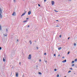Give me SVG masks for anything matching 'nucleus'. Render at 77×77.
<instances>
[{
  "mask_svg": "<svg viewBox=\"0 0 77 77\" xmlns=\"http://www.w3.org/2000/svg\"><path fill=\"white\" fill-rule=\"evenodd\" d=\"M29 19V18H26V20H28Z\"/></svg>",
  "mask_w": 77,
  "mask_h": 77,
  "instance_id": "37998d69",
  "label": "nucleus"
},
{
  "mask_svg": "<svg viewBox=\"0 0 77 77\" xmlns=\"http://www.w3.org/2000/svg\"><path fill=\"white\" fill-rule=\"evenodd\" d=\"M74 61H75V62H77V59H75V60Z\"/></svg>",
  "mask_w": 77,
  "mask_h": 77,
  "instance_id": "a211bd4d",
  "label": "nucleus"
},
{
  "mask_svg": "<svg viewBox=\"0 0 77 77\" xmlns=\"http://www.w3.org/2000/svg\"><path fill=\"white\" fill-rule=\"evenodd\" d=\"M60 38H61L62 37V35H60L59 36Z\"/></svg>",
  "mask_w": 77,
  "mask_h": 77,
  "instance_id": "a878e982",
  "label": "nucleus"
},
{
  "mask_svg": "<svg viewBox=\"0 0 77 77\" xmlns=\"http://www.w3.org/2000/svg\"><path fill=\"white\" fill-rule=\"evenodd\" d=\"M46 54H47V53H44V55H46Z\"/></svg>",
  "mask_w": 77,
  "mask_h": 77,
  "instance_id": "7c9ffc66",
  "label": "nucleus"
},
{
  "mask_svg": "<svg viewBox=\"0 0 77 77\" xmlns=\"http://www.w3.org/2000/svg\"><path fill=\"white\" fill-rule=\"evenodd\" d=\"M24 11H25V12H26V10H25Z\"/></svg>",
  "mask_w": 77,
  "mask_h": 77,
  "instance_id": "603ef678",
  "label": "nucleus"
},
{
  "mask_svg": "<svg viewBox=\"0 0 77 77\" xmlns=\"http://www.w3.org/2000/svg\"><path fill=\"white\" fill-rule=\"evenodd\" d=\"M45 62H47V61H46V60H45Z\"/></svg>",
  "mask_w": 77,
  "mask_h": 77,
  "instance_id": "f704fd0d",
  "label": "nucleus"
},
{
  "mask_svg": "<svg viewBox=\"0 0 77 77\" xmlns=\"http://www.w3.org/2000/svg\"><path fill=\"white\" fill-rule=\"evenodd\" d=\"M12 15L13 16H16V13L15 12H13V14H12Z\"/></svg>",
  "mask_w": 77,
  "mask_h": 77,
  "instance_id": "7ed1b4c3",
  "label": "nucleus"
},
{
  "mask_svg": "<svg viewBox=\"0 0 77 77\" xmlns=\"http://www.w3.org/2000/svg\"><path fill=\"white\" fill-rule=\"evenodd\" d=\"M74 63V61H72V63Z\"/></svg>",
  "mask_w": 77,
  "mask_h": 77,
  "instance_id": "aec40b11",
  "label": "nucleus"
},
{
  "mask_svg": "<svg viewBox=\"0 0 77 77\" xmlns=\"http://www.w3.org/2000/svg\"><path fill=\"white\" fill-rule=\"evenodd\" d=\"M39 62H41V59H40V60H39Z\"/></svg>",
  "mask_w": 77,
  "mask_h": 77,
  "instance_id": "c756f323",
  "label": "nucleus"
},
{
  "mask_svg": "<svg viewBox=\"0 0 77 77\" xmlns=\"http://www.w3.org/2000/svg\"><path fill=\"white\" fill-rule=\"evenodd\" d=\"M36 49H38V47H36Z\"/></svg>",
  "mask_w": 77,
  "mask_h": 77,
  "instance_id": "58836bf2",
  "label": "nucleus"
},
{
  "mask_svg": "<svg viewBox=\"0 0 77 77\" xmlns=\"http://www.w3.org/2000/svg\"><path fill=\"white\" fill-rule=\"evenodd\" d=\"M26 12H25L24 13L22 14L21 16V17H23V16H24V15H25V14H26Z\"/></svg>",
  "mask_w": 77,
  "mask_h": 77,
  "instance_id": "20e7f679",
  "label": "nucleus"
},
{
  "mask_svg": "<svg viewBox=\"0 0 77 77\" xmlns=\"http://www.w3.org/2000/svg\"><path fill=\"white\" fill-rule=\"evenodd\" d=\"M74 45L75 46V45H76V43H74Z\"/></svg>",
  "mask_w": 77,
  "mask_h": 77,
  "instance_id": "b1692460",
  "label": "nucleus"
},
{
  "mask_svg": "<svg viewBox=\"0 0 77 77\" xmlns=\"http://www.w3.org/2000/svg\"><path fill=\"white\" fill-rule=\"evenodd\" d=\"M58 56H60V54H59V55H58Z\"/></svg>",
  "mask_w": 77,
  "mask_h": 77,
  "instance_id": "de8ad7c7",
  "label": "nucleus"
},
{
  "mask_svg": "<svg viewBox=\"0 0 77 77\" xmlns=\"http://www.w3.org/2000/svg\"><path fill=\"white\" fill-rule=\"evenodd\" d=\"M31 14V11H29L28 12V15H30Z\"/></svg>",
  "mask_w": 77,
  "mask_h": 77,
  "instance_id": "39448f33",
  "label": "nucleus"
},
{
  "mask_svg": "<svg viewBox=\"0 0 77 77\" xmlns=\"http://www.w3.org/2000/svg\"><path fill=\"white\" fill-rule=\"evenodd\" d=\"M6 32L7 33H8V29H6Z\"/></svg>",
  "mask_w": 77,
  "mask_h": 77,
  "instance_id": "9b49d317",
  "label": "nucleus"
},
{
  "mask_svg": "<svg viewBox=\"0 0 77 77\" xmlns=\"http://www.w3.org/2000/svg\"><path fill=\"white\" fill-rule=\"evenodd\" d=\"M63 59H64V57H63L62 58Z\"/></svg>",
  "mask_w": 77,
  "mask_h": 77,
  "instance_id": "a19ab883",
  "label": "nucleus"
},
{
  "mask_svg": "<svg viewBox=\"0 0 77 77\" xmlns=\"http://www.w3.org/2000/svg\"><path fill=\"white\" fill-rule=\"evenodd\" d=\"M19 64L20 65H21V62H19Z\"/></svg>",
  "mask_w": 77,
  "mask_h": 77,
  "instance_id": "ea45409f",
  "label": "nucleus"
},
{
  "mask_svg": "<svg viewBox=\"0 0 77 77\" xmlns=\"http://www.w3.org/2000/svg\"><path fill=\"white\" fill-rule=\"evenodd\" d=\"M54 71H57V69H54Z\"/></svg>",
  "mask_w": 77,
  "mask_h": 77,
  "instance_id": "412c9836",
  "label": "nucleus"
},
{
  "mask_svg": "<svg viewBox=\"0 0 77 77\" xmlns=\"http://www.w3.org/2000/svg\"><path fill=\"white\" fill-rule=\"evenodd\" d=\"M3 35L4 37L7 36H8V35H7L6 34H5H5H3Z\"/></svg>",
  "mask_w": 77,
  "mask_h": 77,
  "instance_id": "6e6552de",
  "label": "nucleus"
},
{
  "mask_svg": "<svg viewBox=\"0 0 77 77\" xmlns=\"http://www.w3.org/2000/svg\"><path fill=\"white\" fill-rule=\"evenodd\" d=\"M56 27H59V26L57 25V26H56Z\"/></svg>",
  "mask_w": 77,
  "mask_h": 77,
  "instance_id": "c85d7f7f",
  "label": "nucleus"
},
{
  "mask_svg": "<svg viewBox=\"0 0 77 77\" xmlns=\"http://www.w3.org/2000/svg\"><path fill=\"white\" fill-rule=\"evenodd\" d=\"M14 2H16L15 0H14Z\"/></svg>",
  "mask_w": 77,
  "mask_h": 77,
  "instance_id": "e433bc0d",
  "label": "nucleus"
},
{
  "mask_svg": "<svg viewBox=\"0 0 77 77\" xmlns=\"http://www.w3.org/2000/svg\"><path fill=\"white\" fill-rule=\"evenodd\" d=\"M38 74H40V75L42 74V73H41V72H38Z\"/></svg>",
  "mask_w": 77,
  "mask_h": 77,
  "instance_id": "dca6fc26",
  "label": "nucleus"
},
{
  "mask_svg": "<svg viewBox=\"0 0 77 77\" xmlns=\"http://www.w3.org/2000/svg\"><path fill=\"white\" fill-rule=\"evenodd\" d=\"M31 58H32V56H31V55L29 54L28 57V59L29 60H30V59H31Z\"/></svg>",
  "mask_w": 77,
  "mask_h": 77,
  "instance_id": "f03ea898",
  "label": "nucleus"
},
{
  "mask_svg": "<svg viewBox=\"0 0 77 77\" xmlns=\"http://www.w3.org/2000/svg\"><path fill=\"white\" fill-rule=\"evenodd\" d=\"M70 38V37H69L68 38V39H69Z\"/></svg>",
  "mask_w": 77,
  "mask_h": 77,
  "instance_id": "79ce46f5",
  "label": "nucleus"
},
{
  "mask_svg": "<svg viewBox=\"0 0 77 77\" xmlns=\"http://www.w3.org/2000/svg\"><path fill=\"white\" fill-rule=\"evenodd\" d=\"M54 11L56 12H58V11H57L56 10H54Z\"/></svg>",
  "mask_w": 77,
  "mask_h": 77,
  "instance_id": "f3484780",
  "label": "nucleus"
},
{
  "mask_svg": "<svg viewBox=\"0 0 77 77\" xmlns=\"http://www.w3.org/2000/svg\"><path fill=\"white\" fill-rule=\"evenodd\" d=\"M61 48H62L61 47H59L58 48V49L59 50H60L61 49Z\"/></svg>",
  "mask_w": 77,
  "mask_h": 77,
  "instance_id": "ddd939ff",
  "label": "nucleus"
},
{
  "mask_svg": "<svg viewBox=\"0 0 77 77\" xmlns=\"http://www.w3.org/2000/svg\"><path fill=\"white\" fill-rule=\"evenodd\" d=\"M18 73H16V77H18Z\"/></svg>",
  "mask_w": 77,
  "mask_h": 77,
  "instance_id": "1a4fd4ad",
  "label": "nucleus"
},
{
  "mask_svg": "<svg viewBox=\"0 0 77 77\" xmlns=\"http://www.w3.org/2000/svg\"><path fill=\"white\" fill-rule=\"evenodd\" d=\"M74 65H75L74 64H73L72 65V66H74Z\"/></svg>",
  "mask_w": 77,
  "mask_h": 77,
  "instance_id": "6ab92c4d",
  "label": "nucleus"
},
{
  "mask_svg": "<svg viewBox=\"0 0 77 77\" xmlns=\"http://www.w3.org/2000/svg\"><path fill=\"white\" fill-rule=\"evenodd\" d=\"M36 66V67H38V66L37 65V66Z\"/></svg>",
  "mask_w": 77,
  "mask_h": 77,
  "instance_id": "09e8293b",
  "label": "nucleus"
},
{
  "mask_svg": "<svg viewBox=\"0 0 77 77\" xmlns=\"http://www.w3.org/2000/svg\"><path fill=\"white\" fill-rule=\"evenodd\" d=\"M74 74H75V73H74Z\"/></svg>",
  "mask_w": 77,
  "mask_h": 77,
  "instance_id": "8fccbe9b",
  "label": "nucleus"
},
{
  "mask_svg": "<svg viewBox=\"0 0 77 77\" xmlns=\"http://www.w3.org/2000/svg\"><path fill=\"white\" fill-rule=\"evenodd\" d=\"M69 1V2H71V0H68Z\"/></svg>",
  "mask_w": 77,
  "mask_h": 77,
  "instance_id": "c03bdc74",
  "label": "nucleus"
},
{
  "mask_svg": "<svg viewBox=\"0 0 77 77\" xmlns=\"http://www.w3.org/2000/svg\"><path fill=\"white\" fill-rule=\"evenodd\" d=\"M27 20H24L23 21V23H26V22H27Z\"/></svg>",
  "mask_w": 77,
  "mask_h": 77,
  "instance_id": "4468645a",
  "label": "nucleus"
},
{
  "mask_svg": "<svg viewBox=\"0 0 77 77\" xmlns=\"http://www.w3.org/2000/svg\"><path fill=\"white\" fill-rule=\"evenodd\" d=\"M71 72V70L69 71L68 72V73H69V72Z\"/></svg>",
  "mask_w": 77,
  "mask_h": 77,
  "instance_id": "4be33fe9",
  "label": "nucleus"
},
{
  "mask_svg": "<svg viewBox=\"0 0 77 77\" xmlns=\"http://www.w3.org/2000/svg\"><path fill=\"white\" fill-rule=\"evenodd\" d=\"M66 62V60H63V61H62V62H63V63H64V62Z\"/></svg>",
  "mask_w": 77,
  "mask_h": 77,
  "instance_id": "0eeeda50",
  "label": "nucleus"
},
{
  "mask_svg": "<svg viewBox=\"0 0 77 77\" xmlns=\"http://www.w3.org/2000/svg\"><path fill=\"white\" fill-rule=\"evenodd\" d=\"M0 30H2V25L0 24Z\"/></svg>",
  "mask_w": 77,
  "mask_h": 77,
  "instance_id": "9d476101",
  "label": "nucleus"
},
{
  "mask_svg": "<svg viewBox=\"0 0 77 77\" xmlns=\"http://www.w3.org/2000/svg\"><path fill=\"white\" fill-rule=\"evenodd\" d=\"M23 51H24L23 50H22V52L23 53Z\"/></svg>",
  "mask_w": 77,
  "mask_h": 77,
  "instance_id": "cd10ccee",
  "label": "nucleus"
},
{
  "mask_svg": "<svg viewBox=\"0 0 77 77\" xmlns=\"http://www.w3.org/2000/svg\"><path fill=\"white\" fill-rule=\"evenodd\" d=\"M59 77V74H57V77Z\"/></svg>",
  "mask_w": 77,
  "mask_h": 77,
  "instance_id": "5701e85b",
  "label": "nucleus"
},
{
  "mask_svg": "<svg viewBox=\"0 0 77 77\" xmlns=\"http://www.w3.org/2000/svg\"><path fill=\"white\" fill-rule=\"evenodd\" d=\"M69 69H71L72 70V68H70Z\"/></svg>",
  "mask_w": 77,
  "mask_h": 77,
  "instance_id": "2f4dec72",
  "label": "nucleus"
},
{
  "mask_svg": "<svg viewBox=\"0 0 77 77\" xmlns=\"http://www.w3.org/2000/svg\"><path fill=\"white\" fill-rule=\"evenodd\" d=\"M46 2V0H44V2Z\"/></svg>",
  "mask_w": 77,
  "mask_h": 77,
  "instance_id": "49530a36",
  "label": "nucleus"
},
{
  "mask_svg": "<svg viewBox=\"0 0 77 77\" xmlns=\"http://www.w3.org/2000/svg\"><path fill=\"white\" fill-rule=\"evenodd\" d=\"M3 62H5V59L4 58H3Z\"/></svg>",
  "mask_w": 77,
  "mask_h": 77,
  "instance_id": "2eb2a0df",
  "label": "nucleus"
},
{
  "mask_svg": "<svg viewBox=\"0 0 77 77\" xmlns=\"http://www.w3.org/2000/svg\"><path fill=\"white\" fill-rule=\"evenodd\" d=\"M70 53V52L69 51L67 53L68 54H69V53Z\"/></svg>",
  "mask_w": 77,
  "mask_h": 77,
  "instance_id": "bb28decb",
  "label": "nucleus"
},
{
  "mask_svg": "<svg viewBox=\"0 0 77 77\" xmlns=\"http://www.w3.org/2000/svg\"><path fill=\"white\" fill-rule=\"evenodd\" d=\"M17 42L18 41V39H17Z\"/></svg>",
  "mask_w": 77,
  "mask_h": 77,
  "instance_id": "a18cd8bd",
  "label": "nucleus"
},
{
  "mask_svg": "<svg viewBox=\"0 0 77 77\" xmlns=\"http://www.w3.org/2000/svg\"><path fill=\"white\" fill-rule=\"evenodd\" d=\"M29 42L30 43V44H32V41H31V40L29 41Z\"/></svg>",
  "mask_w": 77,
  "mask_h": 77,
  "instance_id": "f8f14e48",
  "label": "nucleus"
},
{
  "mask_svg": "<svg viewBox=\"0 0 77 77\" xmlns=\"http://www.w3.org/2000/svg\"><path fill=\"white\" fill-rule=\"evenodd\" d=\"M52 5H54V2L53 1H52L51 2Z\"/></svg>",
  "mask_w": 77,
  "mask_h": 77,
  "instance_id": "423d86ee",
  "label": "nucleus"
},
{
  "mask_svg": "<svg viewBox=\"0 0 77 77\" xmlns=\"http://www.w3.org/2000/svg\"><path fill=\"white\" fill-rule=\"evenodd\" d=\"M2 50V48L0 47V50Z\"/></svg>",
  "mask_w": 77,
  "mask_h": 77,
  "instance_id": "473e14b6",
  "label": "nucleus"
},
{
  "mask_svg": "<svg viewBox=\"0 0 77 77\" xmlns=\"http://www.w3.org/2000/svg\"><path fill=\"white\" fill-rule=\"evenodd\" d=\"M54 56H56V54H54Z\"/></svg>",
  "mask_w": 77,
  "mask_h": 77,
  "instance_id": "72a5a7b5",
  "label": "nucleus"
},
{
  "mask_svg": "<svg viewBox=\"0 0 77 77\" xmlns=\"http://www.w3.org/2000/svg\"><path fill=\"white\" fill-rule=\"evenodd\" d=\"M30 27V25H28V27Z\"/></svg>",
  "mask_w": 77,
  "mask_h": 77,
  "instance_id": "c9c22d12",
  "label": "nucleus"
},
{
  "mask_svg": "<svg viewBox=\"0 0 77 77\" xmlns=\"http://www.w3.org/2000/svg\"><path fill=\"white\" fill-rule=\"evenodd\" d=\"M3 14V12H2V10L1 8L0 7V18H2V14Z\"/></svg>",
  "mask_w": 77,
  "mask_h": 77,
  "instance_id": "f257e3e1",
  "label": "nucleus"
},
{
  "mask_svg": "<svg viewBox=\"0 0 77 77\" xmlns=\"http://www.w3.org/2000/svg\"><path fill=\"white\" fill-rule=\"evenodd\" d=\"M64 77H66V76H64Z\"/></svg>",
  "mask_w": 77,
  "mask_h": 77,
  "instance_id": "3c124183",
  "label": "nucleus"
},
{
  "mask_svg": "<svg viewBox=\"0 0 77 77\" xmlns=\"http://www.w3.org/2000/svg\"><path fill=\"white\" fill-rule=\"evenodd\" d=\"M56 21H59V20H56Z\"/></svg>",
  "mask_w": 77,
  "mask_h": 77,
  "instance_id": "4c0bfd02",
  "label": "nucleus"
},
{
  "mask_svg": "<svg viewBox=\"0 0 77 77\" xmlns=\"http://www.w3.org/2000/svg\"><path fill=\"white\" fill-rule=\"evenodd\" d=\"M38 6H40V7L41 6V5H40L39 4H38Z\"/></svg>",
  "mask_w": 77,
  "mask_h": 77,
  "instance_id": "393cba45",
  "label": "nucleus"
}]
</instances>
